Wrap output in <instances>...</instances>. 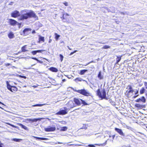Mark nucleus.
Listing matches in <instances>:
<instances>
[{"mask_svg":"<svg viewBox=\"0 0 147 147\" xmlns=\"http://www.w3.org/2000/svg\"><path fill=\"white\" fill-rule=\"evenodd\" d=\"M128 88L129 90L128 92V93H133L134 92V90H133V89L131 85H128Z\"/></svg>","mask_w":147,"mask_h":147,"instance_id":"obj_19","label":"nucleus"},{"mask_svg":"<svg viewBox=\"0 0 147 147\" xmlns=\"http://www.w3.org/2000/svg\"><path fill=\"white\" fill-rule=\"evenodd\" d=\"M36 61H38V62H39V63H42V62H41V61H39V60H38V59H37L36 60Z\"/></svg>","mask_w":147,"mask_h":147,"instance_id":"obj_56","label":"nucleus"},{"mask_svg":"<svg viewBox=\"0 0 147 147\" xmlns=\"http://www.w3.org/2000/svg\"><path fill=\"white\" fill-rule=\"evenodd\" d=\"M110 48V47L108 45H105L103 46L102 49H108Z\"/></svg>","mask_w":147,"mask_h":147,"instance_id":"obj_31","label":"nucleus"},{"mask_svg":"<svg viewBox=\"0 0 147 147\" xmlns=\"http://www.w3.org/2000/svg\"><path fill=\"white\" fill-rule=\"evenodd\" d=\"M17 24L18 25L19 28H20V26L21 25V24L18 22V23H17Z\"/></svg>","mask_w":147,"mask_h":147,"instance_id":"obj_47","label":"nucleus"},{"mask_svg":"<svg viewBox=\"0 0 147 147\" xmlns=\"http://www.w3.org/2000/svg\"><path fill=\"white\" fill-rule=\"evenodd\" d=\"M18 125L21 127L22 128L26 130H28L27 127L26 126L23 125L22 124L20 123H18Z\"/></svg>","mask_w":147,"mask_h":147,"instance_id":"obj_16","label":"nucleus"},{"mask_svg":"<svg viewBox=\"0 0 147 147\" xmlns=\"http://www.w3.org/2000/svg\"><path fill=\"white\" fill-rule=\"evenodd\" d=\"M135 105L136 107H138V108H144L145 107V106H144V105H140L139 104H136Z\"/></svg>","mask_w":147,"mask_h":147,"instance_id":"obj_24","label":"nucleus"},{"mask_svg":"<svg viewBox=\"0 0 147 147\" xmlns=\"http://www.w3.org/2000/svg\"><path fill=\"white\" fill-rule=\"evenodd\" d=\"M51 41H52V40L50 39L49 42V43H51Z\"/></svg>","mask_w":147,"mask_h":147,"instance_id":"obj_60","label":"nucleus"},{"mask_svg":"<svg viewBox=\"0 0 147 147\" xmlns=\"http://www.w3.org/2000/svg\"><path fill=\"white\" fill-rule=\"evenodd\" d=\"M139 95H135V96H134V98H136V97H138V96Z\"/></svg>","mask_w":147,"mask_h":147,"instance_id":"obj_58","label":"nucleus"},{"mask_svg":"<svg viewBox=\"0 0 147 147\" xmlns=\"http://www.w3.org/2000/svg\"><path fill=\"white\" fill-rule=\"evenodd\" d=\"M32 87H34V88H36L37 87V86H35V85H34V86H32Z\"/></svg>","mask_w":147,"mask_h":147,"instance_id":"obj_62","label":"nucleus"},{"mask_svg":"<svg viewBox=\"0 0 147 147\" xmlns=\"http://www.w3.org/2000/svg\"><path fill=\"white\" fill-rule=\"evenodd\" d=\"M75 80L76 81H81L82 79L80 78H76Z\"/></svg>","mask_w":147,"mask_h":147,"instance_id":"obj_33","label":"nucleus"},{"mask_svg":"<svg viewBox=\"0 0 147 147\" xmlns=\"http://www.w3.org/2000/svg\"><path fill=\"white\" fill-rule=\"evenodd\" d=\"M9 24L12 26H14L17 24L18 22L12 19H9Z\"/></svg>","mask_w":147,"mask_h":147,"instance_id":"obj_10","label":"nucleus"},{"mask_svg":"<svg viewBox=\"0 0 147 147\" xmlns=\"http://www.w3.org/2000/svg\"><path fill=\"white\" fill-rule=\"evenodd\" d=\"M27 120L28 121H31L32 122H36L38 121H40V118H35L34 119H32L31 118L27 119Z\"/></svg>","mask_w":147,"mask_h":147,"instance_id":"obj_12","label":"nucleus"},{"mask_svg":"<svg viewBox=\"0 0 147 147\" xmlns=\"http://www.w3.org/2000/svg\"><path fill=\"white\" fill-rule=\"evenodd\" d=\"M59 56L60 57L61 61H62L63 60V55L61 54H60Z\"/></svg>","mask_w":147,"mask_h":147,"instance_id":"obj_34","label":"nucleus"},{"mask_svg":"<svg viewBox=\"0 0 147 147\" xmlns=\"http://www.w3.org/2000/svg\"><path fill=\"white\" fill-rule=\"evenodd\" d=\"M44 105V104H37L32 105V107H37V106L41 107Z\"/></svg>","mask_w":147,"mask_h":147,"instance_id":"obj_29","label":"nucleus"},{"mask_svg":"<svg viewBox=\"0 0 147 147\" xmlns=\"http://www.w3.org/2000/svg\"><path fill=\"white\" fill-rule=\"evenodd\" d=\"M20 13L21 15L19 18V20H26L29 18H35L36 17L34 12L32 11H28V10L24 9Z\"/></svg>","mask_w":147,"mask_h":147,"instance_id":"obj_1","label":"nucleus"},{"mask_svg":"<svg viewBox=\"0 0 147 147\" xmlns=\"http://www.w3.org/2000/svg\"><path fill=\"white\" fill-rule=\"evenodd\" d=\"M121 57H117L116 59V63L117 64L121 60Z\"/></svg>","mask_w":147,"mask_h":147,"instance_id":"obj_27","label":"nucleus"},{"mask_svg":"<svg viewBox=\"0 0 147 147\" xmlns=\"http://www.w3.org/2000/svg\"><path fill=\"white\" fill-rule=\"evenodd\" d=\"M88 146L90 147H95V146L92 144H90L88 145Z\"/></svg>","mask_w":147,"mask_h":147,"instance_id":"obj_40","label":"nucleus"},{"mask_svg":"<svg viewBox=\"0 0 147 147\" xmlns=\"http://www.w3.org/2000/svg\"><path fill=\"white\" fill-rule=\"evenodd\" d=\"M140 101H141V98H139L138 99H137L136 100H135V101L137 102H139Z\"/></svg>","mask_w":147,"mask_h":147,"instance_id":"obj_35","label":"nucleus"},{"mask_svg":"<svg viewBox=\"0 0 147 147\" xmlns=\"http://www.w3.org/2000/svg\"><path fill=\"white\" fill-rule=\"evenodd\" d=\"M115 130L121 136H125L122 129L117 128H115Z\"/></svg>","mask_w":147,"mask_h":147,"instance_id":"obj_11","label":"nucleus"},{"mask_svg":"<svg viewBox=\"0 0 147 147\" xmlns=\"http://www.w3.org/2000/svg\"><path fill=\"white\" fill-rule=\"evenodd\" d=\"M97 94L99 97L101 98V99H103L107 100L109 99V98L106 97V93L105 89H103L102 92V95L101 93L100 92V90L98 89L97 91Z\"/></svg>","mask_w":147,"mask_h":147,"instance_id":"obj_2","label":"nucleus"},{"mask_svg":"<svg viewBox=\"0 0 147 147\" xmlns=\"http://www.w3.org/2000/svg\"><path fill=\"white\" fill-rule=\"evenodd\" d=\"M37 53H41L42 52L44 51H45L44 50H36Z\"/></svg>","mask_w":147,"mask_h":147,"instance_id":"obj_38","label":"nucleus"},{"mask_svg":"<svg viewBox=\"0 0 147 147\" xmlns=\"http://www.w3.org/2000/svg\"><path fill=\"white\" fill-rule=\"evenodd\" d=\"M121 14H123V15H124V14H125L126 13V12H121Z\"/></svg>","mask_w":147,"mask_h":147,"instance_id":"obj_52","label":"nucleus"},{"mask_svg":"<svg viewBox=\"0 0 147 147\" xmlns=\"http://www.w3.org/2000/svg\"><path fill=\"white\" fill-rule=\"evenodd\" d=\"M63 143H62V142H56L55 143V144H63Z\"/></svg>","mask_w":147,"mask_h":147,"instance_id":"obj_51","label":"nucleus"},{"mask_svg":"<svg viewBox=\"0 0 147 147\" xmlns=\"http://www.w3.org/2000/svg\"><path fill=\"white\" fill-rule=\"evenodd\" d=\"M13 3V2H11L9 3V5H12Z\"/></svg>","mask_w":147,"mask_h":147,"instance_id":"obj_50","label":"nucleus"},{"mask_svg":"<svg viewBox=\"0 0 147 147\" xmlns=\"http://www.w3.org/2000/svg\"><path fill=\"white\" fill-rule=\"evenodd\" d=\"M146 91H147L145 88L144 87H142L140 90V92L141 94H143L144 93H146Z\"/></svg>","mask_w":147,"mask_h":147,"instance_id":"obj_14","label":"nucleus"},{"mask_svg":"<svg viewBox=\"0 0 147 147\" xmlns=\"http://www.w3.org/2000/svg\"><path fill=\"white\" fill-rule=\"evenodd\" d=\"M32 59L36 60L37 59L35 57H32Z\"/></svg>","mask_w":147,"mask_h":147,"instance_id":"obj_55","label":"nucleus"},{"mask_svg":"<svg viewBox=\"0 0 147 147\" xmlns=\"http://www.w3.org/2000/svg\"><path fill=\"white\" fill-rule=\"evenodd\" d=\"M11 126H12V127H15V128H17V127H18L17 126H15L13 125H11Z\"/></svg>","mask_w":147,"mask_h":147,"instance_id":"obj_48","label":"nucleus"},{"mask_svg":"<svg viewBox=\"0 0 147 147\" xmlns=\"http://www.w3.org/2000/svg\"><path fill=\"white\" fill-rule=\"evenodd\" d=\"M7 87L8 89L12 92H16L18 90V88L15 86L11 85L8 81H6Z\"/></svg>","mask_w":147,"mask_h":147,"instance_id":"obj_3","label":"nucleus"},{"mask_svg":"<svg viewBox=\"0 0 147 147\" xmlns=\"http://www.w3.org/2000/svg\"><path fill=\"white\" fill-rule=\"evenodd\" d=\"M68 146H71V145H73L72 144H68Z\"/></svg>","mask_w":147,"mask_h":147,"instance_id":"obj_63","label":"nucleus"},{"mask_svg":"<svg viewBox=\"0 0 147 147\" xmlns=\"http://www.w3.org/2000/svg\"><path fill=\"white\" fill-rule=\"evenodd\" d=\"M56 129V127L55 126L51 127L49 126L47 128H45V131L47 132L52 131H55Z\"/></svg>","mask_w":147,"mask_h":147,"instance_id":"obj_8","label":"nucleus"},{"mask_svg":"<svg viewBox=\"0 0 147 147\" xmlns=\"http://www.w3.org/2000/svg\"><path fill=\"white\" fill-rule=\"evenodd\" d=\"M74 101L75 103L78 105H80L81 103H82L84 105H88V104L86 103L84 100L81 99L74 98Z\"/></svg>","mask_w":147,"mask_h":147,"instance_id":"obj_5","label":"nucleus"},{"mask_svg":"<svg viewBox=\"0 0 147 147\" xmlns=\"http://www.w3.org/2000/svg\"><path fill=\"white\" fill-rule=\"evenodd\" d=\"M106 8L108 10V12H110L114 13L115 11V8L113 7H110L111 10L109 9L107 7H106Z\"/></svg>","mask_w":147,"mask_h":147,"instance_id":"obj_13","label":"nucleus"},{"mask_svg":"<svg viewBox=\"0 0 147 147\" xmlns=\"http://www.w3.org/2000/svg\"><path fill=\"white\" fill-rule=\"evenodd\" d=\"M141 98V101L145 103L146 102V99L145 97L144 96H142Z\"/></svg>","mask_w":147,"mask_h":147,"instance_id":"obj_28","label":"nucleus"},{"mask_svg":"<svg viewBox=\"0 0 147 147\" xmlns=\"http://www.w3.org/2000/svg\"><path fill=\"white\" fill-rule=\"evenodd\" d=\"M32 53L33 55H35L36 53L37 52L36 51H34L32 52Z\"/></svg>","mask_w":147,"mask_h":147,"instance_id":"obj_37","label":"nucleus"},{"mask_svg":"<svg viewBox=\"0 0 147 147\" xmlns=\"http://www.w3.org/2000/svg\"><path fill=\"white\" fill-rule=\"evenodd\" d=\"M67 129V127L66 126L63 127H61V130L63 131H66Z\"/></svg>","mask_w":147,"mask_h":147,"instance_id":"obj_25","label":"nucleus"},{"mask_svg":"<svg viewBox=\"0 0 147 147\" xmlns=\"http://www.w3.org/2000/svg\"><path fill=\"white\" fill-rule=\"evenodd\" d=\"M144 86L145 87V88L147 89V82H144Z\"/></svg>","mask_w":147,"mask_h":147,"instance_id":"obj_36","label":"nucleus"},{"mask_svg":"<svg viewBox=\"0 0 147 147\" xmlns=\"http://www.w3.org/2000/svg\"><path fill=\"white\" fill-rule=\"evenodd\" d=\"M68 109L66 107H64L63 109L60 110L56 113L57 115H65L67 113L68 111Z\"/></svg>","mask_w":147,"mask_h":147,"instance_id":"obj_6","label":"nucleus"},{"mask_svg":"<svg viewBox=\"0 0 147 147\" xmlns=\"http://www.w3.org/2000/svg\"><path fill=\"white\" fill-rule=\"evenodd\" d=\"M139 95L138 94V90H137L136 91V92L135 93V95Z\"/></svg>","mask_w":147,"mask_h":147,"instance_id":"obj_45","label":"nucleus"},{"mask_svg":"<svg viewBox=\"0 0 147 147\" xmlns=\"http://www.w3.org/2000/svg\"><path fill=\"white\" fill-rule=\"evenodd\" d=\"M107 140L106 141L105 143H104L103 144H95V145H96L98 146H104L107 144Z\"/></svg>","mask_w":147,"mask_h":147,"instance_id":"obj_22","label":"nucleus"},{"mask_svg":"<svg viewBox=\"0 0 147 147\" xmlns=\"http://www.w3.org/2000/svg\"><path fill=\"white\" fill-rule=\"evenodd\" d=\"M92 62H94V61H92L89 62L88 63L86 64V65H84V66H86V65H88L89 64H90V63H92Z\"/></svg>","mask_w":147,"mask_h":147,"instance_id":"obj_43","label":"nucleus"},{"mask_svg":"<svg viewBox=\"0 0 147 147\" xmlns=\"http://www.w3.org/2000/svg\"><path fill=\"white\" fill-rule=\"evenodd\" d=\"M77 51V50H75V51H74L73 52H71L70 54V55H73V54H74V53H76Z\"/></svg>","mask_w":147,"mask_h":147,"instance_id":"obj_41","label":"nucleus"},{"mask_svg":"<svg viewBox=\"0 0 147 147\" xmlns=\"http://www.w3.org/2000/svg\"><path fill=\"white\" fill-rule=\"evenodd\" d=\"M67 47L68 48V49L70 50H71V49L69 46H67Z\"/></svg>","mask_w":147,"mask_h":147,"instance_id":"obj_59","label":"nucleus"},{"mask_svg":"<svg viewBox=\"0 0 147 147\" xmlns=\"http://www.w3.org/2000/svg\"><path fill=\"white\" fill-rule=\"evenodd\" d=\"M49 70L50 71L54 72H57L58 71V70L57 69L53 67H50L49 69Z\"/></svg>","mask_w":147,"mask_h":147,"instance_id":"obj_17","label":"nucleus"},{"mask_svg":"<svg viewBox=\"0 0 147 147\" xmlns=\"http://www.w3.org/2000/svg\"><path fill=\"white\" fill-rule=\"evenodd\" d=\"M31 29L29 28H26L23 31L22 34L24 36H26L28 34L31 32Z\"/></svg>","mask_w":147,"mask_h":147,"instance_id":"obj_7","label":"nucleus"},{"mask_svg":"<svg viewBox=\"0 0 147 147\" xmlns=\"http://www.w3.org/2000/svg\"><path fill=\"white\" fill-rule=\"evenodd\" d=\"M20 16L19 12L17 11H15L11 13V16L14 18H16Z\"/></svg>","mask_w":147,"mask_h":147,"instance_id":"obj_9","label":"nucleus"},{"mask_svg":"<svg viewBox=\"0 0 147 147\" xmlns=\"http://www.w3.org/2000/svg\"><path fill=\"white\" fill-rule=\"evenodd\" d=\"M33 137L36 138V139L38 140H47L48 139L47 138H41V137H39L36 136H33Z\"/></svg>","mask_w":147,"mask_h":147,"instance_id":"obj_18","label":"nucleus"},{"mask_svg":"<svg viewBox=\"0 0 147 147\" xmlns=\"http://www.w3.org/2000/svg\"><path fill=\"white\" fill-rule=\"evenodd\" d=\"M13 140L14 141L16 142H19L20 141V140L19 139H16V138H13Z\"/></svg>","mask_w":147,"mask_h":147,"instance_id":"obj_32","label":"nucleus"},{"mask_svg":"<svg viewBox=\"0 0 147 147\" xmlns=\"http://www.w3.org/2000/svg\"><path fill=\"white\" fill-rule=\"evenodd\" d=\"M87 128V127H86L85 126L84 127V126H83L81 128V129H86Z\"/></svg>","mask_w":147,"mask_h":147,"instance_id":"obj_46","label":"nucleus"},{"mask_svg":"<svg viewBox=\"0 0 147 147\" xmlns=\"http://www.w3.org/2000/svg\"><path fill=\"white\" fill-rule=\"evenodd\" d=\"M8 37L10 39H12L14 37V35L13 32H10L8 34Z\"/></svg>","mask_w":147,"mask_h":147,"instance_id":"obj_15","label":"nucleus"},{"mask_svg":"<svg viewBox=\"0 0 147 147\" xmlns=\"http://www.w3.org/2000/svg\"><path fill=\"white\" fill-rule=\"evenodd\" d=\"M32 34H34L35 33V30H34L32 31Z\"/></svg>","mask_w":147,"mask_h":147,"instance_id":"obj_57","label":"nucleus"},{"mask_svg":"<svg viewBox=\"0 0 147 147\" xmlns=\"http://www.w3.org/2000/svg\"><path fill=\"white\" fill-rule=\"evenodd\" d=\"M2 145H3V144L0 141V147H3L2 146Z\"/></svg>","mask_w":147,"mask_h":147,"instance_id":"obj_53","label":"nucleus"},{"mask_svg":"<svg viewBox=\"0 0 147 147\" xmlns=\"http://www.w3.org/2000/svg\"><path fill=\"white\" fill-rule=\"evenodd\" d=\"M76 92L86 96H91V94L89 91L85 89H81L76 91Z\"/></svg>","mask_w":147,"mask_h":147,"instance_id":"obj_4","label":"nucleus"},{"mask_svg":"<svg viewBox=\"0 0 147 147\" xmlns=\"http://www.w3.org/2000/svg\"><path fill=\"white\" fill-rule=\"evenodd\" d=\"M39 41H38L39 42H40V41H42L43 42H44L45 41L44 40V37H42L41 36H39Z\"/></svg>","mask_w":147,"mask_h":147,"instance_id":"obj_23","label":"nucleus"},{"mask_svg":"<svg viewBox=\"0 0 147 147\" xmlns=\"http://www.w3.org/2000/svg\"><path fill=\"white\" fill-rule=\"evenodd\" d=\"M115 136V135H113V136H112V137L113 138V139H114Z\"/></svg>","mask_w":147,"mask_h":147,"instance_id":"obj_61","label":"nucleus"},{"mask_svg":"<svg viewBox=\"0 0 147 147\" xmlns=\"http://www.w3.org/2000/svg\"><path fill=\"white\" fill-rule=\"evenodd\" d=\"M0 104H2L3 105H4L3 103L2 102H0Z\"/></svg>","mask_w":147,"mask_h":147,"instance_id":"obj_64","label":"nucleus"},{"mask_svg":"<svg viewBox=\"0 0 147 147\" xmlns=\"http://www.w3.org/2000/svg\"><path fill=\"white\" fill-rule=\"evenodd\" d=\"M64 4L65 6H68V3L67 2H65L63 3Z\"/></svg>","mask_w":147,"mask_h":147,"instance_id":"obj_44","label":"nucleus"},{"mask_svg":"<svg viewBox=\"0 0 147 147\" xmlns=\"http://www.w3.org/2000/svg\"><path fill=\"white\" fill-rule=\"evenodd\" d=\"M66 81V80L65 79H63L62 80V83H63V82H65Z\"/></svg>","mask_w":147,"mask_h":147,"instance_id":"obj_54","label":"nucleus"},{"mask_svg":"<svg viewBox=\"0 0 147 147\" xmlns=\"http://www.w3.org/2000/svg\"><path fill=\"white\" fill-rule=\"evenodd\" d=\"M98 77L100 80L102 79L103 78V76L102 75L101 72L100 71L98 75Z\"/></svg>","mask_w":147,"mask_h":147,"instance_id":"obj_20","label":"nucleus"},{"mask_svg":"<svg viewBox=\"0 0 147 147\" xmlns=\"http://www.w3.org/2000/svg\"><path fill=\"white\" fill-rule=\"evenodd\" d=\"M26 45H25L23 46L22 48L21 49H22V52H25V51H27L26 50Z\"/></svg>","mask_w":147,"mask_h":147,"instance_id":"obj_26","label":"nucleus"},{"mask_svg":"<svg viewBox=\"0 0 147 147\" xmlns=\"http://www.w3.org/2000/svg\"><path fill=\"white\" fill-rule=\"evenodd\" d=\"M88 70L87 69H83L81 70L80 71L79 74L80 75H82L84 74L85 72L87 71Z\"/></svg>","mask_w":147,"mask_h":147,"instance_id":"obj_21","label":"nucleus"},{"mask_svg":"<svg viewBox=\"0 0 147 147\" xmlns=\"http://www.w3.org/2000/svg\"><path fill=\"white\" fill-rule=\"evenodd\" d=\"M71 106L70 107L71 108H73L74 107V104L73 102H71Z\"/></svg>","mask_w":147,"mask_h":147,"instance_id":"obj_39","label":"nucleus"},{"mask_svg":"<svg viewBox=\"0 0 147 147\" xmlns=\"http://www.w3.org/2000/svg\"><path fill=\"white\" fill-rule=\"evenodd\" d=\"M11 65L10 64V63H6L5 64V65L6 66H9L10 65Z\"/></svg>","mask_w":147,"mask_h":147,"instance_id":"obj_49","label":"nucleus"},{"mask_svg":"<svg viewBox=\"0 0 147 147\" xmlns=\"http://www.w3.org/2000/svg\"><path fill=\"white\" fill-rule=\"evenodd\" d=\"M55 38L56 39V40H58L59 37H60V35L56 33H55Z\"/></svg>","mask_w":147,"mask_h":147,"instance_id":"obj_30","label":"nucleus"},{"mask_svg":"<svg viewBox=\"0 0 147 147\" xmlns=\"http://www.w3.org/2000/svg\"><path fill=\"white\" fill-rule=\"evenodd\" d=\"M19 76L20 77H21V78H24V79H26V77L25 76H22L20 75Z\"/></svg>","mask_w":147,"mask_h":147,"instance_id":"obj_42","label":"nucleus"}]
</instances>
